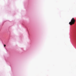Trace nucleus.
Returning <instances> with one entry per match:
<instances>
[{
  "mask_svg": "<svg viewBox=\"0 0 76 76\" xmlns=\"http://www.w3.org/2000/svg\"><path fill=\"white\" fill-rule=\"evenodd\" d=\"M4 47H6V45H4Z\"/></svg>",
  "mask_w": 76,
  "mask_h": 76,
  "instance_id": "obj_2",
  "label": "nucleus"
},
{
  "mask_svg": "<svg viewBox=\"0 0 76 76\" xmlns=\"http://www.w3.org/2000/svg\"><path fill=\"white\" fill-rule=\"evenodd\" d=\"M75 19L74 18H72L71 20V22L69 23V24L70 25H73V24H74L75 23Z\"/></svg>",
  "mask_w": 76,
  "mask_h": 76,
  "instance_id": "obj_1",
  "label": "nucleus"
}]
</instances>
